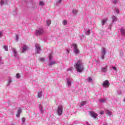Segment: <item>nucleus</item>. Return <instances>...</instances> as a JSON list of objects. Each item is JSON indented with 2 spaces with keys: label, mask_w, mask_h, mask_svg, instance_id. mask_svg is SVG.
I'll use <instances>...</instances> for the list:
<instances>
[{
  "label": "nucleus",
  "mask_w": 125,
  "mask_h": 125,
  "mask_svg": "<svg viewBox=\"0 0 125 125\" xmlns=\"http://www.w3.org/2000/svg\"><path fill=\"white\" fill-rule=\"evenodd\" d=\"M42 97V92H40L38 94V98H41Z\"/></svg>",
  "instance_id": "nucleus-18"
},
{
  "label": "nucleus",
  "mask_w": 125,
  "mask_h": 125,
  "mask_svg": "<svg viewBox=\"0 0 125 125\" xmlns=\"http://www.w3.org/2000/svg\"><path fill=\"white\" fill-rule=\"evenodd\" d=\"M88 82H91V81H92V79L90 77L88 78Z\"/></svg>",
  "instance_id": "nucleus-34"
},
{
  "label": "nucleus",
  "mask_w": 125,
  "mask_h": 125,
  "mask_svg": "<svg viewBox=\"0 0 125 125\" xmlns=\"http://www.w3.org/2000/svg\"><path fill=\"white\" fill-rule=\"evenodd\" d=\"M124 102H125V99H124Z\"/></svg>",
  "instance_id": "nucleus-43"
},
{
  "label": "nucleus",
  "mask_w": 125,
  "mask_h": 125,
  "mask_svg": "<svg viewBox=\"0 0 125 125\" xmlns=\"http://www.w3.org/2000/svg\"><path fill=\"white\" fill-rule=\"evenodd\" d=\"M13 52H14V55L15 57H17V52L15 49H13Z\"/></svg>",
  "instance_id": "nucleus-12"
},
{
  "label": "nucleus",
  "mask_w": 125,
  "mask_h": 125,
  "mask_svg": "<svg viewBox=\"0 0 125 125\" xmlns=\"http://www.w3.org/2000/svg\"><path fill=\"white\" fill-rule=\"evenodd\" d=\"M63 23L64 25H65V26H66V25H67V21L64 20L63 21Z\"/></svg>",
  "instance_id": "nucleus-29"
},
{
  "label": "nucleus",
  "mask_w": 125,
  "mask_h": 125,
  "mask_svg": "<svg viewBox=\"0 0 125 125\" xmlns=\"http://www.w3.org/2000/svg\"><path fill=\"white\" fill-rule=\"evenodd\" d=\"M40 5H43V1H41L40 2Z\"/></svg>",
  "instance_id": "nucleus-32"
},
{
  "label": "nucleus",
  "mask_w": 125,
  "mask_h": 125,
  "mask_svg": "<svg viewBox=\"0 0 125 125\" xmlns=\"http://www.w3.org/2000/svg\"><path fill=\"white\" fill-rule=\"evenodd\" d=\"M35 46L36 47V49L37 50V52L38 53H40V51H41V46H40V45L36 44L35 45Z\"/></svg>",
  "instance_id": "nucleus-9"
},
{
  "label": "nucleus",
  "mask_w": 125,
  "mask_h": 125,
  "mask_svg": "<svg viewBox=\"0 0 125 125\" xmlns=\"http://www.w3.org/2000/svg\"><path fill=\"white\" fill-rule=\"evenodd\" d=\"M70 70H73V68L72 67L70 68Z\"/></svg>",
  "instance_id": "nucleus-41"
},
{
  "label": "nucleus",
  "mask_w": 125,
  "mask_h": 125,
  "mask_svg": "<svg viewBox=\"0 0 125 125\" xmlns=\"http://www.w3.org/2000/svg\"><path fill=\"white\" fill-rule=\"evenodd\" d=\"M72 12H73V14H77V13H78V10H73Z\"/></svg>",
  "instance_id": "nucleus-21"
},
{
  "label": "nucleus",
  "mask_w": 125,
  "mask_h": 125,
  "mask_svg": "<svg viewBox=\"0 0 125 125\" xmlns=\"http://www.w3.org/2000/svg\"><path fill=\"white\" fill-rule=\"evenodd\" d=\"M36 33L37 35H42L43 33V30L42 29L39 28V30H37Z\"/></svg>",
  "instance_id": "nucleus-8"
},
{
  "label": "nucleus",
  "mask_w": 125,
  "mask_h": 125,
  "mask_svg": "<svg viewBox=\"0 0 125 125\" xmlns=\"http://www.w3.org/2000/svg\"><path fill=\"white\" fill-rule=\"evenodd\" d=\"M90 115L94 120H97V117H98L97 113L93 111H91L90 112Z\"/></svg>",
  "instance_id": "nucleus-3"
},
{
  "label": "nucleus",
  "mask_w": 125,
  "mask_h": 125,
  "mask_svg": "<svg viewBox=\"0 0 125 125\" xmlns=\"http://www.w3.org/2000/svg\"><path fill=\"white\" fill-rule=\"evenodd\" d=\"M2 37V32L0 31V38H1Z\"/></svg>",
  "instance_id": "nucleus-36"
},
{
  "label": "nucleus",
  "mask_w": 125,
  "mask_h": 125,
  "mask_svg": "<svg viewBox=\"0 0 125 125\" xmlns=\"http://www.w3.org/2000/svg\"><path fill=\"white\" fill-rule=\"evenodd\" d=\"M1 61V57H0V62Z\"/></svg>",
  "instance_id": "nucleus-40"
},
{
  "label": "nucleus",
  "mask_w": 125,
  "mask_h": 125,
  "mask_svg": "<svg viewBox=\"0 0 125 125\" xmlns=\"http://www.w3.org/2000/svg\"><path fill=\"white\" fill-rule=\"evenodd\" d=\"M54 64H56V62H50L49 63V65L51 66V65H54Z\"/></svg>",
  "instance_id": "nucleus-17"
},
{
  "label": "nucleus",
  "mask_w": 125,
  "mask_h": 125,
  "mask_svg": "<svg viewBox=\"0 0 125 125\" xmlns=\"http://www.w3.org/2000/svg\"><path fill=\"white\" fill-rule=\"evenodd\" d=\"M57 113L59 116H61V114H63V109H62V107H58Z\"/></svg>",
  "instance_id": "nucleus-6"
},
{
  "label": "nucleus",
  "mask_w": 125,
  "mask_h": 125,
  "mask_svg": "<svg viewBox=\"0 0 125 125\" xmlns=\"http://www.w3.org/2000/svg\"><path fill=\"white\" fill-rule=\"evenodd\" d=\"M59 2H61V0H59Z\"/></svg>",
  "instance_id": "nucleus-42"
},
{
  "label": "nucleus",
  "mask_w": 125,
  "mask_h": 125,
  "mask_svg": "<svg viewBox=\"0 0 125 125\" xmlns=\"http://www.w3.org/2000/svg\"><path fill=\"white\" fill-rule=\"evenodd\" d=\"M28 49V47L26 45H24L22 48V53H24Z\"/></svg>",
  "instance_id": "nucleus-11"
},
{
  "label": "nucleus",
  "mask_w": 125,
  "mask_h": 125,
  "mask_svg": "<svg viewBox=\"0 0 125 125\" xmlns=\"http://www.w3.org/2000/svg\"><path fill=\"white\" fill-rule=\"evenodd\" d=\"M4 3V2L3 1V0H1L0 2V5H3Z\"/></svg>",
  "instance_id": "nucleus-28"
},
{
  "label": "nucleus",
  "mask_w": 125,
  "mask_h": 125,
  "mask_svg": "<svg viewBox=\"0 0 125 125\" xmlns=\"http://www.w3.org/2000/svg\"><path fill=\"white\" fill-rule=\"evenodd\" d=\"M109 70V68H108V66H105L104 67L102 68V71H103V73H105V72H107Z\"/></svg>",
  "instance_id": "nucleus-7"
},
{
  "label": "nucleus",
  "mask_w": 125,
  "mask_h": 125,
  "mask_svg": "<svg viewBox=\"0 0 125 125\" xmlns=\"http://www.w3.org/2000/svg\"><path fill=\"white\" fill-rule=\"evenodd\" d=\"M106 101V99H102L100 100V102H101V103H104V102H105Z\"/></svg>",
  "instance_id": "nucleus-16"
},
{
  "label": "nucleus",
  "mask_w": 125,
  "mask_h": 125,
  "mask_svg": "<svg viewBox=\"0 0 125 125\" xmlns=\"http://www.w3.org/2000/svg\"><path fill=\"white\" fill-rule=\"evenodd\" d=\"M106 55V49L104 47L102 48L100 58L103 60L105 58V55Z\"/></svg>",
  "instance_id": "nucleus-2"
},
{
  "label": "nucleus",
  "mask_w": 125,
  "mask_h": 125,
  "mask_svg": "<svg viewBox=\"0 0 125 125\" xmlns=\"http://www.w3.org/2000/svg\"><path fill=\"white\" fill-rule=\"evenodd\" d=\"M100 114L101 115H103V114H104V111H101Z\"/></svg>",
  "instance_id": "nucleus-39"
},
{
  "label": "nucleus",
  "mask_w": 125,
  "mask_h": 125,
  "mask_svg": "<svg viewBox=\"0 0 125 125\" xmlns=\"http://www.w3.org/2000/svg\"><path fill=\"white\" fill-rule=\"evenodd\" d=\"M40 111L42 113V114L43 113V109H42V107H40Z\"/></svg>",
  "instance_id": "nucleus-27"
},
{
  "label": "nucleus",
  "mask_w": 125,
  "mask_h": 125,
  "mask_svg": "<svg viewBox=\"0 0 125 125\" xmlns=\"http://www.w3.org/2000/svg\"><path fill=\"white\" fill-rule=\"evenodd\" d=\"M17 79H19L21 77L20 73H17L16 75Z\"/></svg>",
  "instance_id": "nucleus-22"
},
{
  "label": "nucleus",
  "mask_w": 125,
  "mask_h": 125,
  "mask_svg": "<svg viewBox=\"0 0 125 125\" xmlns=\"http://www.w3.org/2000/svg\"><path fill=\"white\" fill-rule=\"evenodd\" d=\"M102 86H104V87H109L110 86V83L109 81L105 80L102 84Z\"/></svg>",
  "instance_id": "nucleus-4"
},
{
  "label": "nucleus",
  "mask_w": 125,
  "mask_h": 125,
  "mask_svg": "<svg viewBox=\"0 0 125 125\" xmlns=\"http://www.w3.org/2000/svg\"><path fill=\"white\" fill-rule=\"evenodd\" d=\"M112 69H113V70H114V71H117V67H116L115 66H112Z\"/></svg>",
  "instance_id": "nucleus-33"
},
{
  "label": "nucleus",
  "mask_w": 125,
  "mask_h": 125,
  "mask_svg": "<svg viewBox=\"0 0 125 125\" xmlns=\"http://www.w3.org/2000/svg\"><path fill=\"white\" fill-rule=\"evenodd\" d=\"M112 21H117V17L115 16L112 17Z\"/></svg>",
  "instance_id": "nucleus-15"
},
{
  "label": "nucleus",
  "mask_w": 125,
  "mask_h": 125,
  "mask_svg": "<svg viewBox=\"0 0 125 125\" xmlns=\"http://www.w3.org/2000/svg\"><path fill=\"white\" fill-rule=\"evenodd\" d=\"M20 114L21 113H19L18 112L17 114L16 115V117H20Z\"/></svg>",
  "instance_id": "nucleus-38"
},
{
  "label": "nucleus",
  "mask_w": 125,
  "mask_h": 125,
  "mask_svg": "<svg viewBox=\"0 0 125 125\" xmlns=\"http://www.w3.org/2000/svg\"><path fill=\"white\" fill-rule=\"evenodd\" d=\"M75 69L79 73H82L83 70H84V67H83V64L82 61L79 60L75 63Z\"/></svg>",
  "instance_id": "nucleus-1"
},
{
  "label": "nucleus",
  "mask_w": 125,
  "mask_h": 125,
  "mask_svg": "<svg viewBox=\"0 0 125 125\" xmlns=\"http://www.w3.org/2000/svg\"><path fill=\"white\" fill-rule=\"evenodd\" d=\"M21 112H22V109H21V108H19L18 109V113L21 114Z\"/></svg>",
  "instance_id": "nucleus-19"
},
{
  "label": "nucleus",
  "mask_w": 125,
  "mask_h": 125,
  "mask_svg": "<svg viewBox=\"0 0 125 125\" xmlns=\"http://www.w3.org/2000/svg\"><path fill=\"white\" fill-rule=\"evenodd\" d=\"M4 48L6 51H8V47L7 46H4Z\"/></svg>",
  "instance_id": "nucleus-25"
},
{
  "label": "nucleus",
  "mask_w": 125,
  "mask_h": 125,
  "mask_svg": "<svg viewBox=\"0 0 125 125\" xmlns=\"http://www.w3.org/2000/svg\"><path fill=\"white\" fill-rule=\"evenodd\" d=\"M25 118H22V123L24 124L25 123Z\"/></svg>",
  "instance_id": "nucleus-35"
},
{
  "label": "nucleus",
  "mask_w": 125,
  "mask_h": 125,
  "mask_svg": "<svg viewBox=\"0 0 125 125\" xmlns=\"http://www.w3.org/2000/svg\"><path fill=\"white\" fill-rule=\"evenodd\" d=\"M107 21H108V18L104 19V20L102 21L103 26H104V25H105V23H106V22H107Z\"/></svg>",
  "instance_id": "nucleus-10"
},
{
  "label": "nucleus",
  "mask_w": 125,
  "mask_h": 125,
  "mask_svg": "<svg viewBox=\"0 0 125 125\" xmlns=\"http://www.w3.org/2000/svg\"><path fill=\"white\" fill-rule=\"evenodd\" d=\"M73 46L74 47V52L76 53V54H78V53H80V50L78 49V47L77 46V44L75 43L73 44Z\"/></svg>",
  "instance_id": "nucleus-5"
},
{
  "label": "nucleus",
  "mask_w": 125,
  "mask_h": 125,
  "mask_svg": "<svg viewBox=\"0 0 125 125\" xmlns=\"http://www.w3.org/2000/svg\"><path fill=\"white\" fill-rule=\"evenodd\" d=\"M67 84L68 85H71V81H70V79L67 80Z\"/></svg>",
  "instance_id": "nucleus-23"
},
{
  "label": "nucleus",
  "mask_w": 125,
  "mask_h": 125,
  "mask_svg": "<svg viewBox=\"0 0 125 125\" xmlns=\"http://www.w3.org/2000/svg\"><path fill=\"white\" fill-rule=\"evenodd\" d=\"M47 26H49L51 24V21H46Z\"/></svg>",
  "instance_id": "nucleus-20"
},
{
  "label": "nucleus",
  "mask_w": 125,
  "mask_h": 125,
  "mask_svg": "<svg viewBox=\"0 0 125 125\" xmlns=\"http://www.w3.org/2000/svg\"><path fill=\"white\" fill-rule=\"evenodd\" d=\"M86 34L88 35H90V30H88L87 31Z\"/></svg>",
  "instance_id": "nucleus-30"
},
{
  "label": "nucleus",
  "mask_w": 125,
  "mask_h": 125,
  "mask_svg": "<svg viewBox=\"0 0 125 125\" xmlns=\"http://www.w3.org/2000/svg\"><path fill=\"white\" fill-rule=\"evenodd\" d=\"M121 33L122 34V35H125V30L124 28H121L120 29Z\"/></svg>",
  "instance_id": "nucleus-13"
},
{
  "label": "nucleus",
  "mask_w": 125,
  "mask_h": 125,
  "mask_svg": "<svg viewBox=\"0 0 125 125\" xmlns=\"http://www.w3.org/2000/svg\"><path fill=\"white\" fill-rule=\"evenodd\" d=\"M19 38V37L18 36V35H16V40H17V41H18Z\"/></svg>",
  "instance_id": "nucleus-37"
},
{
  "label": "nucleus",
  "mask_w": 125,
  "mask_h": 125,
  "mask_svg": "<svg viewBox=\"0 0 125 125\" xmlns=\"http://www.w3.org/2000/svg\"><path fill=\"white\" fill-rule=\"evenodd\" d=\"M52 59V55H51V54H50L49 56V60H50V61H51Z\"/></svg>",
  "instance_id": "nucleus-26"
},
{
  "label": "nucleus",
  "mask_w": 125,
  "mask_h": 125,
  "mask_svg": "<svg viewBox=\"0 0 125 125\" xmlns=\"http://www.w3.org/2000/svg\"><path fill=\"white\" fill-rule=\"evenodd\" d=\"M106 114L107 116H110V115H112V112L109 110H106Z\"/></svg>",
  "instance_id": "nucleus-14"
},
{
  "label": "nucleus",
  "mask_w": 125,
  "mask_h": 125,
  "mask_svg": "<svg viewBox=\"0 0 125 125\" xmlns=\"http://www.w3.org/2000/svg\"><path fill=\"white\" fill-rule=\"evenodd\" d=\"M45 59H44V58H40V61H45Z\"/></svg>",
  "instance_id": "nucleus-31"
},
{
  "label": "nucleus",
  "mask_w": 125,
  "mask_h": 125,
  "mask_svg": "<svg viewBox=\"0 0 125 125\" xmlns=\"http://www.w3.org/2000/svg\"><path fill=\"white\" fill-rule=\"evenodd\" d=\"M85 104H86V101L82 102L81 103V106H83V105H85Z\"/></svg>",
  "instance_id": "nucleus-24"
}]
</instances>
